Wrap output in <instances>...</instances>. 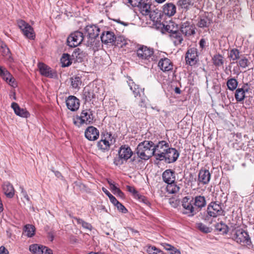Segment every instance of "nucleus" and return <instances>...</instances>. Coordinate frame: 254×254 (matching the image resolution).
I'll list each match as a JSON object with an SVG mask.
<instances>
[{"label": "nucleus", "instance_id": "nucleus-1", "mask_svg": "<svg viewBox=\"0 0 254 254\" xmlns=\"http://www.w3.org/2000/svg\"><path fill=\"white\" fill-rule=\"evenodd\" d=\"M231 234L232 239L238 244L243 245H250L251 244L248 232L239 226L235 225L232 227Z\"/></svg>", "mask_w": 254, "mask_h": 254}, {"label": "nucleus", "instance_id": "nucleus-2", "mask_svg": "<svg viewBox=\"0 0 254 254\" xmlns=\"http://www.w3.org/2000/svg\"><path fill=\"white\" fill-rule=\"evenodd\" d=\"M154 145L151 141H144L140 143L136 150L138 157L143 160H148L153 156Z\"/></svg>", "mask_w": 254, "mask_h": 254}, {"label": "nucleus", "instance_id": "nucleus-3", "mask_svg": "<svg viewBox=\"0 0 254 254\" xmlns=\"http://www.w3.org/2000/svg\"><path fill=\"white\" fill-rule=\"evenodd\" d=\"M136 53L138 60L146 64L157 60V56L154 54V50L146 46H140Z\"/></svg>", "mask_w": 254, "mask_h": 254}, {"label": "nucleus", "instance_id": "nucleus-4", "mask_svg": "<svg viewBox=\"0 0 254 254\" xmlns=\"http://www.w3.org/2000/svg\"><path fill=\"white\" fill-rule=\"evenodd\" d=\"M118 154L119 157L115 158L114 163L116 165H121L131 157L133 152L129 146L123 145L120 147Z\"/></svg>", "mask_w": 254, "mask_h": 254}, {"label": "nucleus", "instance_id": "nucleus-5", "mask_svg": "<svg viewBox=\"0 0 254 254\" xmlns=\"http://www.w3.org/2000/svg\"><path fill=\"white\" fill-rule=\"evenodd\" d=\"M93 119L92 111L90 110H84L82 111L80 116H77L73 118V124L78 127H80L83 124L88 125L92 123Z\"/></svg>", "mask_w": 254, "mask_h": 254}, {"label": "nucleus", "instance_id": "nucleus-6", "mask_svg": "<svg viewBox=\"0 0 254 254\" xmlns=\"http://www.w3.org/2000/svg\"><path fill=\"white\" fill-rule=\"evenodd\" d=\"M169 147V144L166 141H159L156 145H154L153 156L157 160H163L164 155H165Z\"/></svg>", "mask_w": 254, "mask_h": 254}, {"label": "nucleus", "instance_id": "nucleus-7", "mask_svg": "<svg viewBox=\"0 0 254 254\" xmlns=\"http://www.w3.org/2000/svg\"><path fill=\"white\" fill-rule=\"evenodd\" d=\"M193 200L189 196H185L182 201L183 208V213L188 216H193L197 213V209L195 208Z\"/></svg>", "mask_w": 254, "mask_h": 254}, {"label": "nucleus", "instance_id": "nucleus-8", "mask_svg": "<svg viewBox=\"0 0 254 254\" xmlns=\"http://www.w3.org/2000/svg\"><path fill=\"white\" fill-rule=\"evenodd\" d=\"M207 213L208 216L212 217L224 215V211L222 208V204L218 203L217 202H211L207 206Z\"/></svg>", "mask_w": 254, "mask_h": 254}, {"label": "nucleus", "instance_id": "nucleus-9", "mask_svg": "<svg viewBox=\"0 0 254 254\" xmlns=\"http://www.w3.org/2000/svg\"><path fill=\"white\" fill-rule=\"evenodd\" d=\"M85 30L88 38L86 45L87 46L93 45L94 39L99 35V28L95 25H89L86 26Z\"/></svg>", "mask_w": 254, "mask_h": 254}, {"label": "nucleus", "instance_id": "nucleus-10", "mask_svg": "<svg viewBox=\"0 0 254 254\" xmlns=\"http://www.w3.org/2000/svg\"><path fill=\"white\" fill-rule=\"evenodd\" d=\"M17 23L18 27L26 38L31 40L34 39L35 34L34 29L28 23L23 20H18Z\"/></svg>", "mask_w": 254, "mask_h": 254}, {"label": "nucleus", "instance_id": "nucleus-11", "mask_svg": "<svg viewBox=\"0 0 254 254\" xmlns=\"http://www.w3.org/2000/svg\"><path fill=\"white\" fill-rule=\"evenodd\" d=\"M113 137L111 132L104 133L101 139L97 143L98 148L103 151L109 150L113 143Z\"/></svg>", "mask_w": 254, "mask_h": 254}, {"label": "nucleus", "instance_id": "nucleus-12", "mask_svg": "<svg viewBox=\"0 0 254 254\" xmlns=\"http://www.w3.org/2000/svg\"><path fill=\"white\" fill-rule=\"evenodd\" d=\"M83 40V33L79 31H75L67 37V45L70 47H75L79 46Z\"/></svg>", "mask_w": 254, "mask_h": 254}, {"label": "nucleus", "instance_id": "nucleus-13", "mask_svg": "<svg viewBox=\"0 0 254 254\" xmlns=\"http://www.w3.org/2000/svg\"><path fill=\"white\" fill-rule=\"evenodd\" d=\"M197 57L196 49L192 48L188 49L186 55L187 64L190 65H194L198 60Z\"/></svg>", "mask_w": 254, "mask_h": 254}, {"label": "nucleus", "instance_id": "nucleus-14", "mask_svg": "<svg viewBox=\"0 0 254 254\" xmlns=\"http://www.w3.org/2000/svg\"><path fill=\"white\" fill-rule=\"evenodd\" d=\"M179 155V153L175 148L170 147L164 155L163 160L167 163L175 162L178 159Z\"/></svg>", "mask_w": 254, "mask_h": 254}, {"label": "nucleus", "instance_id": "nucleus-15", "mask_svg": "<svg viewBox=\"0 0 254 254\" xmlns=\"http://www.w3.org/2000/svg\"><path fill=\"white\" fill-rule=\"evenodd\" d=\"M181 32L186 36H190L195 33V26L190 22L186 21L181 26Z\"/></svg>", "mask_w": 254, "mask_h": 254}, {"label": "nucleus", "instance_id": "nucleus-16", "mask_svg": "<svg viewBox=\"0 0 254 254\" xmlns=\"http://www.w3.org/2000/svg\"><path fill=\"white\" fill-rule=\"evenodd\" d=\"M99 136V130L94 127H88L85 131V136L89 140H96L98 138Z\"/></svg>", "mask_w": 254, "mask_h": 254}, {"label": "nucleus", "instance_id": "nucleus-17", "mask_svg": "<svg viewBox=\"0 0 254 254\" xmlns=\"http://www.w3.org/2000/svg\"><path fill=\"white\" fill-rule=\"evenodd\" d=\"M67 108L71 111H75L79 107V100L74 96H69L66 100Z\"/></svg>", "mask_w": 254, "mask_h": 254}, {"label": "nucleus", "instance_id": "nucleus-18", "mask_svg": "<svg viewBox=\"0 0 254 254\" xmlns=\"http://www.w3.org/2000/svg\"><path fill=\"white\" fill-rule=\"evenodd\" d=\"M162 12L167 16H173L176 13V6L172 2L166 3L162 6Z\"/></svg>", "mask_w": 254, "mask_h": 254}, {"label": "nucleus", "instance_id": "nucleus-19", "mask_svg": "<svg viewBox=\"0 0 254 254\" xmlns=\"http://www.w3.org/2000/svg\"><path fill=\"white\" fill-rule=\"evenodd\" d=\"M152 0H142L138 7L140 13L143 15H148L151 10Z\"/></svg>", "mask_w": 254, "mask_h": 254}, {"label": "nucleus", "instance_id": "nucleus-20", "mask_svg": "<svg viewBox=\"0 0 254 254\" xmlns=\"http://www.w3.org/2000/svg\"><path fill=\"white\" fill-rule=\"evenodd\" d=\"M11 107L17 116L25 118H27L30 116L29 113L25 109L21 108L17 103H12Z\"/></svg>", "mask_w": 254, "mask_h": 254}, {"label": "nucleus", "instance_id": "nucleus-21", "mask_svg": "<svg viewBox=\"0 0 254 254\" xmlns=\"http://www.w3.org/2000/svg\"><path fill=\"white\" fill-rule=\"evenodd\" d=\"M191 199H193V204L195 208L197 209V212L200 211L201 208L205 206L206 202L205 198L203 196L197 195L194 197H191Z\"/></svg>", "mask_w": 254, "mask_h": 254}, {"label": "nucleus", "instance_id": "nucleus-22", "mask_svg": "<svg viewBox=\"0 0 254 254\" xmlns=\"http://www.w3.org/2000/svg\"><path fill=\"white\" fill-rule=\"evenodd\" d=\"M211 174L208 170L201 169L199 171L198 181L203 185L207 184L210 181Z\"/></svg>", "mask_w": 254, "mask_h": 254}, {"label": "nucleus", "instance_id": "nucleus-23", "mask_svg": "<svg viewBox=\"0 0 254 254\" xmlns=\"http://www.w3.org/2000/svg\"><path fill=\"white\" fill-rule=\"evenodd\" d=\"M162 178L164 182L168 184L174 183L176 179L175 171L171 169L166 170L162 174Z\"/></svg>", "mask_w": 254, "mask_h": 254}, {"label": "nucleus", "instance_id": "nucleus-24", "mask_svg": "<svg viewBox=\"0 0 254 254\" xmlns=\"http://www.w3.org/2000/svg\"><path fill=\"white\" fill-rule=\"evenodd\" d=\"M158 66L163 71H168L173 69V64L166 58L161 59L158 63Z\"/></svg>", "mask_w": 254, "mask_h": 254}, {"label": "nucleus", "instance_id": "nucleus-25", "mask_svg": "<svg viewBox=\"0 0 254 254\" xmlns=\"http://www.w3.org/2000/svg\"><path fill=\"white\" fill-rule=\"evenodd\" d=\"M101 40L105 44L112 43L115 42L116 36L113 32L105 31L101 36Z\"/></svg>", "mask_w": 254, "mask_h": 254}, {"label": "nucleus", "instance_id": "nucleus-26", "mask_svg": "<svg viewBox=\"0 0 254 254\" xmlns=\"http://www.w3.org/2000/svg\"><path fill=\"white\" fill-rule=\"evenodd\" d=\"M170 37L175 46L180 45L183 41L181 32L178 30H174V32H171Z\"/></svg>", "mask_w": 254, "mask_h": 254}, {"label": "nucleus", "instance_id": "nucleus-27", "mask_svg": "<svg viewBox=\"0 0 254 254\" xmlns=\"http://www.w3.org/2000/svg\"><path fill=\"white\" fill-rule=\"evenodd\" d=\"M3 191L5 195L9 198H12L14 194V190L11 184L5 182L2 186Z\"/></svg>", "mask_w": 254, "mask_h": 254}, {"label": "nucleus", "instance_id": "nucleus-28", "mask_svg": "<svg viewBox=\"0 0 254 254\" xmlns=\"http://www.w3.org/2000/svg\"><path fill=\"white\" fill-rule=\"evenodd\" d=\"M38 67L41 74L47 77H52L53 74L51 68L43 63H39Z\"/></svg>", "mask_w": 254, "mask_h": 254}, {"label": "nucleus", "instance_id": "nucleus-29", "mask_svg": "<svg viewBox=\"0 0 254 254\" xmlns=\"http://www.w3.org/2000/svg\"><path fill=\"white\" fill-rule=\"evenodd\" d=\"M247 85L244 86L243 88H238L236 90L235 92V98L238 102H242L244 100L245 98V93L248 92L249 90L248 88L247 87Z\"/></svg>", "mask_w": 254, "mask_h": 254}, {"label": "nucleus", "instance_id": "nucleus-30", "mask_svg": "<svg viewBox=\"0 0 254 254\" xmlns=\"http://www.w3.org/2000/svg\"><path fill=\"white\" fill-rule=\"evenodd\" d=\"M128 84L130 87V90H131L134 95L135 97H136L138 95L140 96V91L143 92L144 88L143 89H140L139 87V85L136 84L132 79H129Z\"/></svg>", "mask_w": 254, "mask_h": 254}, {"label": "nucleus", "instance_id": "nucleus-31", "mask_svg": "<svg viewBox=\"0 0 254 254\" xmlns=\"http://www.w3.org/2000/svg\"><path fill=\"white\" fill-rule=\"evenodd\" d=\"M148 15L149 16L150 19L154 22L158 23L161 22V13L158 9L151 10Z\"/></svg>", "mask_w": 254, "mask_h": 254}, {"label": "nucleus", "instance_id": "nucleus-32", "mask_svg": "<svg viewBox=\"0 0 254 254\" xmlns=\"http://www.w3.org/2000/svg\"><path fill=\"white\" fill-rule=\"evenodd\" d=\"M215 227V229L222 234H227L229 230L228 226L222 222L216 224Z\"/></svg>", "mask_w": 254, "mask_h": 254}, {"label": "nucleus", "instance_id": "nucleus-33", "mask_svg": "<svg viewBox=\"0 0 254 254\" xmlns=\"http://www.w3.org/2000/svg\"><path fill=\"white\" fill-rule=\"evenodd\" d=\"M212 61L213 64L216 66H220L223 65L224 58L219 54L215 55L212 58Z\"/></svg>", "mask_w": 254, "mask_h": 254}, {"label": "nucleus", "instance_id": "nucleus-34", "mask_svg": "<svg viewBox=\"0 0 254 254\" xmlns=\"http://www.w3.org/2000/svg\"><path fill=\"white\" fill-rule=\"evenodd\" d=\"M71 85L74 89H79L81 84V78L79 76H75L70 78Z\"/></svg>", "mask_w": 254, "mask_h": 254}, {"label": "nucleus", "instance_id": "nucleus-35", "mask_svg": "<svg viewBox=\"0 0 254 254\" xmlns=\"http://www.w3.org/2000/svg\"><path fill=\"white\" fill-rule=\"evenodd\" d=\"M70 55L68 54H64L61 59L62 66H68L71 64Z\"/></svg>", "mask_w": 254, "mask_h": 254}, {"label": "nucleus", "instance_id": "nucleus-36", "mask_svg": "<svg viewBox=\"0 0 254 254\" xmlns=\"http://www.w3.org/2000/svg\"><path fill=\"white\" fill-rule=\"evenodd\" d=\"M211 23V20L207 17H201L198 22L197 25L200 28L208 27Z\"/></svg>", "mask_w": 254, "mask_h": 254}, {"label": "nucleus", "instance_id": "nucleus-37", "mask_svg": "<svg viewBox=\"0 0 254 254\" xmlns=\"http://www.w3.org/2000/svg\"><path fill=\"white\" fill-rule=\"evenodd\" d=\"M167 190L169 193H176L180 190V187L178 186L175 183H171L168 184L167 187Z\"/></svg>", "mask_w": 254, "mask_h": 254}, {"label": "nucleus", "instance_id": "nucleus-38", "mask_svg": "<svg viewBox=\"0 0 254 254\" xmlns=\"http://www.w3.org/2000/svg\"><path fill=\"white\" fill-rule=\"evenodd\" d=\"M228 57L233 61H236L240 59V52L237 49H233L230 50Z\"/></svg>", "mask_w": 254, "mask_h": 254}, {"label": "nucleus", "instance_id": "nucleus-39", "mask_svg": "<svg viewBox=\"0 0 254 254\" xmlns=\"http://www.w3.org/2000/svg\"><path fill=\"white\" fill-rule=\"evenodd\" d=\"M35 227L34 226L27 224L24 227V232L28 237H31L35 234Z\"/></svg>", "mask_w": 254, "mask_h": 254}, {"label": "nucleus", "instance_id": "nucleus-40", "mask_svg": "<svg viewBox=\"0 0 254 254\" xmlns=\"http://www.w3.org/2000/svg\"><path fill=\"white\" fill-rule=\"evenodd\" d=\"M238 83V81L236 79L232 78L228 80L227 85L230 90L233 91L236 89Z\"/></svg>", "mask_w": 254, "mask_h": 254}, {"label": "nucleus", "instance_id": "nucleus-41", "mask_svg": "<svg viewBox=\"0 0 254 254\" xmlns=\"http://www.w3.org/2000/svg\"><path fill=\"white\" fill-rule=\"evenodd\" d=\"M41 248L42 246L38 244H33L30 246L29 250L33 254H42Z\"/></svg>", "mask_w": 254, "mask_h": 254}, {"label": "nucleus", "instance_id": "nucleus-42", "mask_svg": "<svg viewBox=\"0 0 254 254\" xmlns=\"http://www.w3.org/2000/svg\"><path fill=\"white\" fill-rule=\"evenodd\" d=\"M192 0H179L178 4L182 8L188 9L190 5H193Z\"/></svg>", "mask_w": 254, "mask_h": 254}, {"label": "nucleus", "instance_id": "nucleus-43", "mask_svg": "<svg viewBox=\"0 0 254 254\" xmlns=\"http://www.w3.org/2000/svg\"><path fill=\"white\" fill-rule=\"evenodd\" d=\"M127 191L131 193L135 198L137 199H140L141 195L139 194L138 192L135 190L134 187L127 186Z\"/></svg>", "mask_w": 254, "mask_h": 254}, {"label": "nucleus", "instance_id": "nucleus-44", "mask_svg": "<svg viewBox=\"0 0 254 254\" xmlns=\"http://www.w3.org/2000/svg\"><path fill=\"white\" fill-rule=\"evenodd\" d=\"M197 228L201 232L205 233H208L211 232L210 229L202 223L196 224Z\"/></svg>", "mask_w": 254, "mask_h": 254}, {"label": "nucleus", "instance_id": "nucleus-45", "mask_svg": "<svg viewBox=\"0 0 254 254\" xmlns=\"http://www.w3.org/2000/svg\"><path fill=\"white\" fill-rule=\"evenodd\" d=\"M147 252L149 254H163L161 251L159 250L154 246H149L147 249Z\"/></svg>", "mask_w": 254, "mask_h": 254}, {"label": "nucleus", "instance_id": "nucleus-46", "mask_svg": "<svg viewBox=\"0 0 254 254\" xmlns=\"http://www.w3.org/2000/svg\"><path fill=\"white\" fill-rule=\"evenodd\" d=\"M249 64L248 59L244 57H243L239 61V65L242 68H246L249 66Z\"/></svg>", "mask_w": 254, "mask_h": 254}, {"label": "nucleus", "instance_id": "nucleus-47", "mask_svg": "<svg viewBox=\"0 0 254 254\" xmlns=\"http://www.w3.org/2000/svg\"><path fill=\"white\" fill-rule=\"evenodd\" d=\"M4 80L8 82L10 85L13 86L14 79L12 77L11 74L8 72H6L5 76L2 78Z\"/></svg>", "mask_w": 254, "mask_h": 254}, {"label": "nucleus", "instance_id": "nucleus-48", "mask_svg": "<svg viewBox=\"0 0 254 254\" xmlns=\"http://www.w3.org/2000/svg\"><path fill=\"white\" fill-rule=\"evenodd\" d=\"M142 0H127V3L132 7H138Z\"/></svg>", "mask_w": 254, "mask_h": 254}, {"label": "nucleus", "instance_id": "nucleus-49", "mask_svg": "<svg viewBox=\"0 0 254 254\" xmlns=\"http://www.w3.org/2000/svg\"><path fill=\"white\" fill-rule=\"evenodd\" d=\"M173 26V23H171L169 24H163V29L166 31V32H168L171 34V32H174V30H173L172 28V27Z\"/></svg>", "mask_w": 254, "mask_h": 254}, {"label": "nucleus", "instance_id": "nucleus-50", "mask_svg": "<svg viewBox=\"0 0 254 254\" xmlns=\"http://www.w3.org/2000/svg\"><path fill=\"white\" fill-rule=\"evenodd\" d=\"M115 206H116L118 209L122 213H126L127 212V210L126 207L119 201Z\"/></svg>", "mask_w": 254, "mask_h": 254}, {"label": "nucleus", "instance_id": "nucleus-51", "mask_svg": "<svg viewBox=\"0 0 254 254\" xmlns=\"http://www.w3.org/2000/svg\"><path fill=\"white\" fill-rule=\"evenodd\" d=\"M6 72H8L7 70L4 67L0 65V76L3 78L5 76Z\"/></svg>", "mask_w": 254, "mask_h": 254}, {"label": "nucleus", "instance_id": "nucleus-52", "mask_svg": "<svg viewBox=\"0 0 254 254\" xmlns=\"http://www.w3.org/2000/svg\"><path fill=\"white\" fill-rule=\"evenodd\" d=\"M80 50L79 49H77L73 53L72 56L73 57L76 58V61L80 60V61H81V57L80 56Z\"/></svg>", "mask_w": 254, "mask_h": 254}, {"label": "nucleus", "instance_id": "nucleus-53", "mask_svg": "<svg viewBox=\"0 0 254 254\" xmlns=\"http://www.w3.org/2000/svg\"><path fill=\"white\" fill-rule=\"evenodd\" d=\"M179 201L174 198H170L169 199V203L174 207H176L179 204Z\"/></svg>", "mask_w": 254, "mask_h": 254}, {"label": "nucleus", "instance_id": "nucleus-54", "mask_svg": "<svg viewBox=\"0 0 254 254\" xmlns=\"http://www.w3.org/2000/svg\"><path fill=\"white\" fill-rule=\"evenodd\" d=\"M161 245L164 248V249H165L167 251H170L171 250V249L172 248H173V246H172V245H171L170 244H168L167 243H162L161 244Z\"/></svg>", "mask_w": 254, "mask_h": 254}, {"label": "nucleus", "instance_id": "nucleus-55", "mask_svg": "<svg viewBox=\"0 0 254 254\" xmlns=\"http://www.w3.org/2000/svg\"><path fill=\"white\" fill-rule=\"evenodd\" d=\"M82 226L84 228L87 229L88 230H90V231H91L92 228V225L90 224H89L86 222H85V221L82 224Z\"/></svg>", "mask_w": 254, "mask_h": 254}, {"label": "nucleus", "instance_id": "nucleus-56", "mask_svg": "<svg viewBox=\"0 0 254 254\" xmlns=\"http://www.w3.org/2000/svg\"><path fill=\"white\" fill-rule=\"evenodd\" d=\"M109 199H110L111 202L114 205H116L118 203V202H119V201L113 195L111 196H109Z\"/></svg>", "mask_w": 254, "mask_h": 254}, {"label": "nucleus", "instance_id": "nucleus-57", "mask_svg": "<svg viewBox=\"0 0 254 254\" xmlns=\"http://www.w3.org/2000/svg\"><path fill=\"white\" fill-rule=\"evenodd\" d=\"M84 95L86 97V99H89L91 100L92 98H93V93H89L88 92V94H87V92L86 91L84 92Z\"/></svg>", "mask_w": 254, "mask_h": 254}, {"label": "nucleus", "instance_id": "nucleus-58", "mask_svg": "<svg viewBox=\"0 0 254 254\" xmlns=\"http://www.w3.org/2000/svg\"><path fill=\"white\" fill-rule=\"evenodd\" d=\"M170 254H181L180 251L173 247V248L170 251Z\"/></svg>", "mask_w": 254, "mask_h": 254}, {"label": "nucleus", "instance_id": "nucleus-59", "mask_svg": "<svg viewBox=\"0 0 254 254\" xmlns=\"http://www.w3.org/2000/svg\"><path fill=\"white\" fill-rule=\"evenodd\" d=\"M112 190L113 193L116 194V193L120 190V189L117 188L115 185L111 186V188H110Z\"/></svg>", "mask_w": 254, "mask_h": 254}, {"label": "nucleus", "instance_id": "nucleus-60", "mask_svg": "<svg viewBox=\"0 0 254 254\" xmlns=\"http://www.w3.org/2000/svg\"><path fill=\"white\" fill-rule=\"evenodd\" d=\"M0 254H8L7 250L3 246L0 247Z\"/></svg>", "mask_w": 254, "mask_h": 254}, {"label": "nucleus", "instance_id": "nucleus-61", "mask_svg": "<svg viewBox=\"0 0 254 254\" xmlns=\"http://www.w3.org/2000/svg\"><path fill=\"white\" fill-rule=\"evenodd\" d=\"M0 47L3 50L5 48L6 50V52H8L9 51V49L7 47L6 45L2 41H0Z\"/></svg>", "mask_w": 254, "mask_h": 254}, {"label": "nucleus", "instance_id": "nucleus-62", "mask_svg": "<svg viewBox=\"0 0 254 254\" xmlns=\"http://www.w3.org/2000/svg\"><path fill=\"white\" fill-rule=\"evenodd\" d=\"M21 193H22V195H23V196H24V198H25V199L27 201L29 202V201H30V198H29V197L28 196V194H27V192H26L25 191H24V190H22Z\"/></svg>", "mask_w": 254, "mask_h": 254}, {"label": "nucleus", "instance_id": "nucleus-63", "mask_svg": "<svg viewBox=\"0 0 254 254\" xmlns=\"http://www.w3.org/2000/svg\"><path fill=\"white\" fill-rule=\"evenodd\" d=\"M54 233L53 232H50L48 233V237L51 241H53L54 239Z\"/></svg>", "mask_w": 254, "mask_h": 254}, {"label": "nucleus", "instance_id": "nucleus-64", "mask_svg": "<svg viewBox=\"0 0 254 254\" xmlns=\"http://www.w3.org/2000/svg\"><path fill=\"white\" fill-rule=\"evenodd\" d=\"M205 41L204 39H201L200 41H199V45H200V47L201 48H203L204 46H205Z\"/></svg>", "mask_w": 254, "mask_h": 254}]
</instances>
